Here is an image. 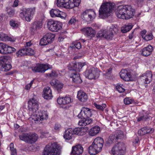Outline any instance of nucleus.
Returning <instances> with one entry per match:
<instances>
[{
  "label": "nucleus",
  "instance_id": "2eb2a0df",
  "mask_svg": "<svg viewBox=\"0 0 155 155\" xmlns=\"http://www.w3.org/2000/svg\"><path fill=\"white\" fill-rule=\"evenodd\" d=\"M50 65L48 64H38L35 67H31L32 70L35 72L44 73L50 68Z\"/></svg>",
  "mask_w": 155,
  "mask_h": 155
},
{
  "label": "nucleus",
  "instance_id": "b1692460",
  "mask_svg": "<svg viewBox=\"0 0 155 155\" xmlns=\"http://www.w3.org/2000/svg\"><path fill=\"white\" fill-rule=\"evenodd\" d=\"M153 50V47L151 45L143 48L140 51L141 54L143 56H147L150 55Z\"/></svg>",
  "mask_w": 155,
  "mask_h": 155
},
{
  "label": "nucleus",
  "instance_id": "5701e85b",
  "mask_svg": "<svg viewBox=\"0 0 155 155\" xmlns=\"http://www.w3.org/2000/svg\"><path fill=\"white\" fill-rule=\"evenodd\" d=\"M58 103L60 105H65L70 103L71 101V99L68 95L64 97L58 98L57 100Z\"/></svg>",
  "mask_w": 155,
  "mask_h": 155
},
{
  "label": "nucleus",
  "instance_id": "e433bc0d",
  "mask_svg": "<svg viewBox=\"0 0 155 155\" xmlns=\"http://www.w3.org/2000/svg\"><path fill=\"white\" fill-rule=\"evenodd\" d=\"M16 49L14 48L6 45L5 54L12 53L16 51Z\"/></svg>",
  "mask_w": 155,
  "mask_h": 155
},
{
  "label": "nucleus",
  "instance_id": "13d9d810",
  "mask_svg": "<svg viewBox=\"0 0 155 155\" xmlns=\"http://www.w3.org/2000/svg\"><path fill=\"white\" fill-rule=\"evenodd\" d=\"M8 13L9 16H13L15 14V11L14 9H10L9 11H8Z\"/></svg>",
  "mask_w": 155,
  "mask_h": 155
},
{
  "label": "nucleus",
  "instance_id": "a19ab883",
  "mask_svg": "<svg viewBox=\"0 0 155 155\" xmlns=\"http://www.w3.org/2000/svg\"><path fill=\"white\" fill-rule=\"evenodd\" d=\"M94 105L97 109L101 111H103L104 109L106 107L105 104H103L101 105H100L94 103Z\"/></svg>",
  "mask_w": 155,
  "mask_h": 155
},
{
  "label": "nucleus",
  "instance_id": "052dcab7",
  "mask_svg": "<svg viewBox=\"0 0 155 155\" xmlns=\"http://www.w3.org/2000/svg\"><path fill=\"white\" fill-rule=\"evenodd\" d=\"M76 21V20L74 18L72 17L69 20L68 23L70 24H72L75 23Z\"/></svg>",
  "mask_w": 155,
  "mask_h": 155
},
{
  "label": "nucleus",
  "instance_id": "4468645a",
  "mask_svg": "<svg viewBox=\"0 0 155 155\" xmlns=\"http://www.w3.org/2000/svg\"><path fill=\"white\" fill-rule=\"evenodd\" d=\"M114 36L113 32L109 30H102L99 31L97 35V37H103L107 39H112Z\"/></svg>",
  "mask_w": 155,
  "mask_h": 155
},
{
  "label": "nucleus",
  "instance_id": "c9c22d12",
  "mask_svg": "<svg viewBox=\"0 0 155 155\" xmlns=\"http://www.w3.org/2000/svg\"><path fill=\"white\" fill-rule=\"evenodd\" d=\"M26 49L25 48H22L19 50L16 53V55L17 57H20L22 56L26 55Z\"/></svg>",
  "mask_w": 155,
  "mask_h": 155
},
{
  "label": "nucleus",
  "instance_id": "412c9836",
  "mask_svg": "<svg viewBox=\"0 0 155 155\" xmlns=\"http://www.w3.org/2000/svg\"><path fill=\"white\" fill-rule=\"evenodd\" d=\"M120 77L124 80L128 81L130 80L131 75L125 69L122 70L120 73Z\"/></svg>",
  "mask_w": 155,
  "mask_h": 155
},
{
  "label": "nucleus",
  "instance_id": "e2e57ef3",
  "mask_svg": "<svg viewBox=\"0 0 155 155\" xmlns=\"http://www.w3.org/2000/svg\"><path fill=\"white\" fill-rule=\"evenodd\" d=\"M61 127V125L60 124H55L54 128L55 130H58Z\"/></svg>",
  "mask_w": 155,
  "mask_h": 155
},
{
  "label": "nucleus",
  "instance_id": "ea45409f",
  "mask_svg": "<svg viewBox=\"0 0 155 155\" xmlns=\"http://www.w3.org/2000/svg\"><path fill=\"white\" fill-rule=\"evenodd\" d=\"M9 24L10 25L14 28H18L19 25V24L17 21L12 19L10 21Z\"/></svg>",
  "mask_w": 155,
  "mask_h": 155
},
{
  "label": "nucleus",
  "instance_id": "603ef678",
  "mask_svg": "<svg viewBox=\"0 0 155 155\" xmlns=\"http://www.w3.org/2000/svg\"><path fill=\"white\" fill-rule=\"evenodd\" d=\"M8 36L2 32L0 33V41H7Z\"/></svg>",
  "mask_w": 155,
  "mask_h": 155
},
{
  "label": "nucleus",
  "instance_id": "39448f33",
  "mask_svg": "<svg viewBox=\"0 0 155 155\" xmlns=\"http://www.w3.org/2000/svg\"><path fill=\"white\" fill-rule=\"evenodd\" d=\"M81 0H57L58 7L65 8L71 9L78 6Z\"/></svg>",
  "mask_w": 155,
  "mask_h": 155
},
{
  "label": "nucleus",
  "instance_id": "7c9ffc66",
  "mask_svg": "<svg viewBox=\"0 0 155 155\" xmlns=\"http://www.w3.org/2000/svg\"><path fill=\"white\" fill-rule=\"evenodd\" d=\"M100 130L99 127L94 126L90 130L89 134L91 136H95L99 133Z\"/></svg>",
  "mask_w": 155,
  "mask_h": 155
},
{
  "label": "nucleus",
  "instance_id": "3c124183",
  "mask_svg": "<svg viewBox=\"0 0 155 155\" xmlns=\"http://www.w3.org/2000/svg\"><path fill=\"white\" fill-rule=\"evenodd\" d=\"M25 49H26V55H32L34 54V52L33 50L31 49V48L26 47L25 48Z\"/></svg>",
  "mask_w": 155,
  "mask_h": 155
},
{
  "label": "nucleus",
  "instance_id": "a211bd4d",
  "mask_svg": "<svg viewBox=\"0 0 155 155\" xmlns=\"http://www.w3.org/2000/svg\"><path fill=\"white\" fill-rule=\"evenodd\" d=\"M51 16L52 17H60L62 19L65 18L66 15L64 12L60 11L58 9H52L50 11Z\"/></svg>",
  "mask_w": 155,
  "mask_h": 155
},
{
  "label": "nucleus",
  "instance_id": "72a5a7b5",
  "mask_svg": "<svg viewBox=\"0 0 155 155\" xmlns=\"http://www.w3.org/2000/svg\"><path fill=\"white\" fill-rule=\"evenodd\" d=\"M92 121V119L91 118L82 120L79 121L78 124L80 126H85L87 125L91 124Z\"/></svg>",
  "mask_w": 155,
  "mask_h": 155
},
{
  "label": "nucleus",
  "instance_id": "f704fd0d",
  "mask_svg": "<svg viewBox=\"0 0 155 155\" xmlns=\"http://www.w3.org/2000/svg\"><path fill=\"white\" fill-rule=\"evenodd\" d=\"M44 36L47 39V40L50 43L53 41L55 37L54 34L51 33H48L45 35Z\"/></svg>",
  "mask_w": 155,
  "mask_h": 155
},
{
  "label": "nucleus",
  "instance_id": "a18cd8bd",
  "mask_svg": "<svg viewBox=\"0 0 155 155\" xmlns=\"http://www.w3.org/2000/svg\"><path fill=\"white\" fill-rule=\"evenodd\" d=\"M50 43L47 39L44 36L40 40V45H45Z\"/></svg>",
  "mask_w": 155,
  "mask_h": 155
},
{
  "label": "nucleus",
  "instance_id": "cd10ccee",
  "mask_svg": "<svg viewBox=\"0 0 155 155\" xmlns=\"http://www.w3.org/2000/svg\"><path fill=\"white\" fill-rule=\"evenodd\" d=\"M72 129L69 128L66 130L64 132L63 137L66 140H70L72 139L73 134Z\"/></svg>",
  "mask_w": 155,
  "mask_h": 155
},
{
  "label": "nucleus",
  "instance_id": "7ed1b4c3",
  "mask_svg": "<svg viewBox=\"0 0 155 155\" xmlns=\"http://www.w3.org/2000/svg\"><path fill=\"white\" fill-rule=\"evenodd\" d=\"M114 3L106 2L103 3L99 10V16L100 18H105L110 16L114 9Z\"/></svg>",
  "mask_w": 155,
  "mask_h": 155
},
{
  "label": "nucleus",
  "instance_id": "6e6d98bb",
  "mask_svg": "<svg viewBox=\"0 0 155 155\" xmlns=\"http://www.w3.org/2000/svg\"><path fill=\"white\" fill-rule=\"evenodd\" d=\"M85 65V63H77L78 71H80L82 68Z\"/></svg>",
  "mask_w": 155,
  "mask_h": 155
},
{
  "label": "nucleus",
  "instance_id": "4c0bfd02",
  "mask_svg": "<svg viewBox=\"0 0 155 155\" xmlns=\"http://www.w3.org/2000/svg\"><path fill=\"white\" fill-rule=\"evenodd\" d=\"M6 45L4 43H0V53L5 54Z\"/></svg>",
  "mask_w": 155,
  "mask_h": 155
},
{
  "label": "nucleus",
  "instance_id": "774afa93",
  "mask_svg": "<svg viewBox=\"0 0 155 155\" xmlns=\"http://www.w3.org/2000/svg\"><path fill=\"white\" fill-rule=\"evenodd\" d=\"M146 31L145 30H143L141 32V35L143 38V35L144 36H145V35H146Z\"/></svg>",
  "mask_w": 155,
  "mask_h": 155
},
{
  "label": "nucleus",
  "instance_id": "c03bdc74",
  "mask_svg": "<svg viewBox=\"0 0 155 155\" xmlns=\"http://www.w3.org/2000/svg\"><path fill=\"white\" fill-rule=\"evenodd\" d=\"M9 147L11 152V155H17L16 150L14 148L13 143H11L10 144Z\"/></svg>",
  "mask_w": 155,
  "mask_h": 155
},
{
  "label": "nucleus",
  "instance_id": "423d86ee",
  "mask_svg": "<svg viewBox=\"0 0 155 155\" xmlns=\"http://www.w3.org/2000/svg\"><path fill=\"white\" fill-rule=\"evenodd\" d=\"M60 146L56 143H49L46 146L43 153L44 155H57Z\"/></svg>",
  "mask_w": 155,
  "mask_h": 155
},
{
  "label": "nucleus",
  "instance_id": "5fc2aeb1",
  "mask_svg": "<svg viewBox=\"0 0 155 155\" xmlns=\"http://www.w3.org/2000/svg\"><path fill=\"white\" fill-rule=\"evenodd\" d=\"M124 104L127 105L132 104L133 102V101L128 97L124 99Z\"/></svg>",
  "mask_w": 155,
  "mask_h": 155
},
{
  "label": "nucleus",
  "instance_id": "6ab92c4d",
  "mask_svg": "<svg viewBox=\"0 0 155 155\" xmlns=\"http://www.w3.org/2000/svg\"><path fill=\"white\" fill-rule=\"evenodd\" d=\"M83 148L80 144H78L72 147L71 155H82Z\"/></svg>",
  "mask_w": 155,
  "mask_h": 155
},
{
  "label": "nucleus",
  "instance_id": "393cba45",
  "mask_svg": "<svg viewBox=\"0 0 155 155\" xmlns=\"http://www.w3.org/2000/svg\"><path fill=\"white\" fill-rule=\"evenodd\" d=\"M51 85L58 92L61 91L63 87V84L58 80H53L50 82Z\"/></svg>",
  "mask_w": 155,
  "mask_h": 155
},
{
  "label": "nucleus",
  "instance_id": "6e6552de",
  "mask_svg": "<svg viewBox=\"0 0 155 155\" xmlns=\"http://www.w3.org/2000/svg\"><path fill=\"white\" fill-rule=\"evenodd\" d=\"M10 58L8 56H3L0 57V70L6 72L12 68L11 65L9 63Z\"/></svg>",
  "mask_w": 155,
  "mask_h": 155
},
{
  "label": "nucleus",
  "instance_id": "f3484780",
  "mask_svg": "<svg viewBox=\"0 0 155 155\" xmlns=\"http://www.w3.org/2000/svg\"><path fill=\"white\" fill-rule=\"evenodd\" d=\"M152 74L150 71H147L143 74L141 77L140 80L143 83L148 84L150 83L152 80Z\"/></svg>",
  "mask_w": 155,
  "mask_h": 155
},
{
  "label": "nucleus",
  "instance_id": "8fccbe9b",
  "mask_svg": "<svg viewBox=\"0 0 155 155\" xmlns=\"http://www.w3.org/2000/svg\"><path fill=\"white\" fill-rule=\"evenodd\" d=\"M46 75L47 76L51 78L57 77L58 75L57 73L54 70L52 71L51 73L46 74Z\"/></svg>",
  "mask_w": 155,
  "mask_h": 155
},
{
  "label": "nucleus",
  "instance_id": "864d4df0",
  "mask_svg": "<svg viewBox=\"0 0 155 155\" xmlns=\"http://www.w3.org/2000/svg\"><path fill=\"white\" fill-rule=\"evenodd\" d=\"M115 136L117 139H120L124 137V135L122 131H117L116 134Z\"/></svg>",
  "mask_w": 155,
  "mask_h": 155
},
{
  "label": "nucleus",
  "instance_id": "bf43d9fd",
  "mask_svg": "<svg viewBox=\"0 0 155 155\" xmlns=\"http://www.w3.org/2000/svg\"><path fill=\"white\" fill-rule=\"evenodd\" d=\"M7 41H10L12 42H14L15 41L16 39L15 38L13 37H9L8 36H7Z\"/></svg>",
  "mask_w": 155,
  "mask_h": 155
},
{
  "label": "nucleus",
  "instance_id": "338daca9",
  "mask_svg": "<svg viewBox=\"0 0 155 155\" xmlns=\"http://www.w3.org/2000/svg\"><path fill=\"white\" fill-rule=\"evenodd\" d=\"M112 68H109V69H107V71L106 72V74H110L111 73V71H112Z\"/></svg>",
  "mask_w": 155,
  "mask_h": 155
},
{
  "label": "nucleus",
  "instance_id": "1a4fd4ad",
  "mask_svg": "<svg viewBox=\"0 0 155 155\" xmlns=\"http://www.w3.org/2000/svg\"><path fill=\"white\" fill-rule=\"evenodd\" d=\"M20 140L29 143H32L35 142L38 138L37 134L34 133L23 134L19 135Z\"/></svg>",
  "mask_w": 155,
  "mask_h": 155
},
{
  "label": "nucleus",
  "instance_id": "f03ea898",
  "mask_svg": "<svg viewBox=\"0 0 155 155\" xmlns=\"http://www.w3.org/2000/svg\"><path fill=\"white\" fill-rule=\"evenodd\" d=\"M135 14L134 9L131 6L128 5L119 6L116 13L118 18L126 19L132 18Z\"/></svg>",
  "mask_w": 155,
  "mask_h": 155
},
{
  "label": "nucleus",
  "instance_id": "bb28decb",
  "mask_svg": "<svg viewBox=\"0 0 155 155\" xmlns=\"http://www.w3.org/2000/svg\"><path fill=\"white\" fill-rule=\"evenodd\" d=\"M44 94L43 97L45 99L49 100L52 98V97L51 90L49 87L45 88L43 90Z\"/></svg>",
  "mask_w": 155,
  "mask_h": 155
},
{
  "label": "nucleus",
  "instance_id": "f257e3e1",
  "mask_svg": "<svg viewBox=\"0 0 155 155\" xmlns=\"http://www.w3.org/2000/svg\"><path fill=\"white\" fill-rule=\"evenodd\" d=\"M28 107L29 114L31 116L30 118L34 120L35 123H41L44 120L48 118V114L45 111L37 112L38 110V104L35 97L29 100Z\"/></svg>",
  "mask_w": 155,
  "mask_h": 155
},
{
  "label": "nucleus",
  "instance_id": "69168bd1",
  "mask_svg": "<svg viewBox=\"0 0 155 155\" xmlns=\"http://www.w3.org/2000/svg\"><path fill=\"white\" fill-rule=\"evenodd\" d=\"M64 38V37L62 36H60L59 37L58 41H62Z\"/></svg>",
  "mask_w": 155,
  "mask_h": 155
},
{
  "label": "nucleus",
  "instance_id": "49530a36",
  "mask_svg": "<svg viewBox=\"0 0 155 155\" xmlns=\"http://www.w3.org/2000/svg\"><path fill=\"white\" fill-rule=\"evenodd\" d=\"M153 35L151 33L147 34L145 36L143 35V38L145 41H148L153 39Z\"/></svg>",
  "mask_w": 155,
  "mask_h": 155
},
{
  "label": "nucleus",
  "instance_id": "dca6fc26",
  "mask_svg": "<svg viewBox=\"0 0 155 155\" xmlns=\"http://www.w3.org/2000/svg\"><path fill=\"white\" fill-rule=\"evenodd\" d=\"M92 114L91 110L87 107H84L81 109L78 117L81 119L90 117Z\"/></svg>",
  "mask_w": 155,
  "mask_h": 155
},
{
  "label": "nucleus",
  "instance_id": "680f3d73",
  "mask_svg": "<svg viewBox=\"0 0 155 155\" xmlns=\"http://www.w3.org/2000/svg\"><path fill=\"white\" fill-rule=\"evenodd\" d=\"M34 82V80H32L31 82L28 84L25 87V88L27 90L29 89L32 85V84Z\"/></svg>",
  "mask_w": 155,
  "mask_h": 155
},
{
  "label": "nucleus",
  "instance_id": "37998d69",
  "mask_svg": "<svg viewBox=\"0 0 155 155\" xmlns=\"http://www.w3.org/2000/svg\"><path fill=\"white\" fill-rule=\"evenodd\" d=\"M118 28L117 26L116 25H112L110 27L109 30L111 32H113V33H116L118 31Z\"/></svg>",
  "mask_w": 155,
  "mask_h": 155
},
{
  "label": "nucleus",
  "instance_id": "9b49d317",
  "mask_svg": "<svg viewBox=\"0 0 155 155\" xmlns=\"http://www.w3.org/2000/svg\"><path fill=\"white\" fill-rule=\"evenodd\" d=\"M47 25L48 29L53 32H58L62 28L61 23L58 21L49 20L48 21Z\"/></svg>",
  "mask_w": 155,
  "mask_h": 155
},
{
  "label": "nucleus",
  "instance_id": "4d7b16f0",
  "mask_svg": "<svg viewBox=\"0 0 155 155\" xmlns=\"http://www.w3.org/2000/svg\"><path fill=\"white\" fill-rule=\"evenodd\" d=\"M75 47L78 49H79L81 48V45L80 42L78 41L75 42L73 43Z\"/></svg>",
  "mask_w": 155,
  "mask_h": 155
},
{
  "label": "nucleus",
  "instance_id": "0eeeda50",
  "mask_svg": "<svg viewBox=\"0 0 155 155\" xmlns=\"http://www.w3.org/2000/svg\"><path fill=\"white\" fill-rule=\"evenodd\" d=\"M126 152V147L123 143H116L111 150V153L113 155H124Z\"/></svg>",
  "mask_w": 155,
  "mask_h": 155
},
{
  "label": "nucleus",
  "instance_id": "2f4dec72",
  "mask_svg": "<svg viewBox=\"0 0 155 155\" xmlns=\"http://www.w3.org/2000/svg\"><path fill=\"white\" fill-rule=\"evenodd\" d=\"M72 78L73 81L76 84H80L82 82L79 74L77 72L73 73Z\"/></svg>",
  "mask_w": 155,
  "mask_h": 155
},
{
  "label": "nucleus",
  "instance_id": "f8f14e48",
  "mask_svg": "<svg viewBox=\"0 0 155 155\" xmlns=\"http://www.w3.org/2000/svg\"><path fill=\"white\" fill-rule=\"evenodd\" d=\"M100 71L94 68H88L84 73L85 77L89 79L97 78L100 75Z\"/></svg>",
  "mask_w": 155,
  "mask_h": 155
},
{
  "label": "nucleus",
  "instance_id": "0e129e2a",
  "mask_svg": "<svg viewBox=\"0 0 155 155\" xmlns=\"http://www.w3.org/2000/svg\"><path fill=\"white\" fill-rule=\"evenodd\" d=\"M18 5V0H15L14 2L13 6L14 7H16Z\"/></svg>",
  "mask_w": 155,
  "mask_h": 155
},
{
  "label": "nucleus",
  "instance_id": "c756f323",
  "mask_svg": "<svg viewBox=\"0 0 155 155\" xmlns=\"http://www.w3.org/2000/svg\"><path fill=\"white\" fill-rule=\"evenodd\" d=\"M73 134L83 136L86 134V131L84 128L78 127L72 129Z\"/></svg>",
  "mask_w": 155,
  "mask_h": 155
},
{
  "label": "nucleus",
  "instance_id": "4be33fe9",
  "mask_svg": "<svg viewBox=\"0 0 155 155\" xmlns=\"http://www.w3.org/2000/svg\"><path fill=\"white\" fill-rule=\"evenodd\" d=\"M154 129L149 127H146L141 128L138 131L139 135L142 136L148 133H152L154 132Z\"/></svg>",
  "mask_w": 155,
  "mask_h": 155
},
{
  "label": "nucleus",
  "instance_id": "09e8293b",
  "mask_svg": "<svg viewBox=\"0 0 155 155\" xmlns=\"http://www.w3.org/2000/svg\"><path fill=\"white\" fill-rule=\"evenodd\" d=\"M124 87L122 84H120L119 85L117 84L116 86V88L119 92L121 93L125 91V89L124 88Z\"/></svg>",
  "mask_w": 155,
  "mask_h": 155
},
{
  "label": "nucleus",
  "instance_id": "9d476101",
  "mask_svg": "<svg viewBox=\"0 0 155 155\" xmlns=\"http://www.w3.org/2000/svg\"><path fill=\"white\" fill-rule=\"evenodd\" d=\"M35 11V7L27 9L25 8L20 12V16L23 19H25L28 21H30Z\"/></svg>",
  "mask_w": 155,
  "mask_h": 155
},
{
  "label": "nucleus",
  "instance_id": "ddd939ff",
  "mask_svg": "<svg viewBox=\"0 0 155 155\" xmlns=\"http://www.w3.org/2000/svg\"><path fill=\"white\" fill-rule=\"evenodd\" d=\"M96 14L92 9H87L83 12L81 14V18L87 22L92 21L95 17Z\"/></svg>",
  "mask_w": 155,
  "mask_h": 155
},
{
  "label": "nucleus",
  "instance_id": "79ce46f5",
  "mask_svg": "<svg viewBox=\"0 0 155 155\" xmlns=\"http://www.w3.org/2000/svg\"><path fill=\"white\" fill-rule=\"evenodd\" d=\"M148 118V116L147 115L140 114L137 120L138 121H145Z\"/></svg>",
  "mask_w": 155,
  "mask_h": 155
},
{
  "label": "nucleus",
  "instance_id": "c85d7f7f",
  "mask_svg": "<svg viewBox=\"0 0 155 155\" xmlns=\"http://www.w3.org/2000/svg\"><path fill=\"white\" fill-rule=\"evenodd\" d=\"M42 25V21L41 20L35 21L33 23L32 25L33 31H36L41 28Z\"/></svg>",
  "mask_w": 155,
  "mask_h": 155
},
{
  "label": "nucleus",
  "instance_id": "de8ad7c7",
  "mask_svg": "<svg viewBox=\"0 0 155 155\" xmlns=\"http://www.w3.org/2000/svg\"><path fill=\"white\" fill-rule=\"evenodd\" d=\"M117 140L115 134L111 135L109 136L108 141L109 143H112L115 142Z\"/></svg>",
  "mask_w": 155,
  "mask_h": 155
},
{
  "label": "nucleus",
  "instance_id": "473e14b6",
  "mask_svg": "<svg viewBox=\"0 0 155 155\" xmlns=\"http://www.w3.org/2000/svg\"><path fill=\"white\" fill-rule=\"evenodd\" d=\"M133 27L131 23L126 24L121 28V31L123 33H125L131 30Z\"/></svg>",
  "mask_w": 155,
  "mask_h": 155
},
{
  "label": "nucleus",
  "instance_id": "aec40b11",
  "mask_svg": "<svg viewBox=\"0 0 155 155\" xmlns=\"http://www.w3.org/2000/svg\"><path fill=\"white\" fill-rule=\"evenodd\" d=\"M82 30L85 35L88 37L91 38L94 37L95 34L94 30L91 27H85Z\"/></svg>",
  "mask_w": 155,
  "mask_h": 155
},
{
  "label": "nucleus",
  "instance_id": "a878e982",
  "mask_svg": "<svg viewBox=\"0 0 155 155\" xmlns=\"http://www.w3.org/2000/svg\"><path fill=\"white\" fill-rule=\"evenodd\" d=\"M77 98L80 101L83 102H86L88 99L87 94L81 91L78 92Z\"/></svg>",
  "mask_w": 155,
  "mask_h": 155
},
{
  "label": "nucleus",
  "instance_id": "58836bf2",
  "mask_svg": "<svg viewBox=\"0 0 155 155\" xmlns=\"http://www.w3.org/2000/svg\"><path fill=\"white\" fill-rule=\"evenodd\" d=\"M68 68L70 70L77 71L78 69L77 63H74L70 64L68 66Z\"/></svg>",
  "mask_w": 155,
  "mask_h": 155
},
{
  "label": "nucleus",
  "instance_id": "20e7f679",
  "mask_svg": "<svg viewBox=\"0 0 155 155\" xmlns=\"http://www.w3.org/2000/svg\"><path fill=\"white\" fill-rule=\"evenodd\" d=\"M104 144L103 139L100 137L96 138L88 148V152L91 155H95L101 152Z\"/></svg>",
  "mask_w": 155,
  "mask_h": 155
}]
</instances>
